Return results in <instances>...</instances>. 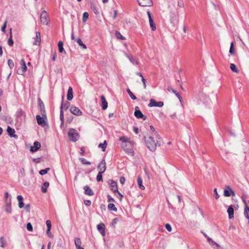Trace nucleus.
<instances>
[{
  "label": "nucleus",
  "mask_w": 249,
  "mask_h": 249,
  "mask_svg": "<svg viewBox=\"0 0 249 249\" xmlns=\"http://www.w3.org/2000/svg\"><path fill=\"white\" fill-rule=\"evenodd\" d=\"M8 44L10 46H13L14 44L13 40L12 39V29L10 30V37L8 40Z\"/></svg>",
  "instance_id": "72a5a7b5"
},
{
  "label": "nucleus",
  "mask_w": 249,
  "mask_h": 249,
  "mask_svg": "<svg viewBox=\"0 0 249 249\" xmlns=\"http://www.w3.org/2000/svg\"><path fill=\"white\" fill-rule=\"evenodd\" d=\"M196 103L198 105H207L210 103V99L206 94L199 93L196 97Z\"/></svg>",
  "instance_id": "7ed1b4c3"
},
{
  "label": "nucleus",
  "mask_w": 249,
  "mask_h": 249,
  "mask_svg": "<svg viewBox=\"0 0 249 249\" xmlns=\"http://www.w3.org/2000/svg\"><path fill=\"white\" fill-rule=\"evenodd\" d=\"M126 91L127 92L129 96L132 100H136L137 99L136 97L133 94V93L129 89H127Z\"/></svg>",
  "instance_id": "ea45409f"
},
{
  "label": "nucleus",
  "mask_w": 249,
  "mask_h": 249,
  "mask_svg": "<svg viewBox=\"0 0 249 249\" xmlns=\"http://www.w3.org/2000/svg\"><path fill=\"white\" fill-rule=\"evenodd\" d=\"M107 197H108V202H114L115 201L114 199L112 197H111L110 196L108 195Z\"/></svg>",
  "instance_id": "69168bd1"
},
{
  "label": "nucleus",
  "mask_w": 249,
  "mask_h": 249,
  "mask_svg": "<svg viewBox=\"0 0 249 249\" xmlns=\"http://www.w3.org/2000/svg\"><path fill=\"white\" fill-rule=\"evenodd\" d=\"M0 243L1 244L0 247L4 248L5 247V241L3 237L0 238Z\"/></svg>",
  "instance_id": "09e8293b"
},
{
  "label": "nucleus",
  "mask_w": 249,
  "mask_h": 249,
  "mask_svg": "<svg viewBox=\"0 0 249 249\" xmlns=\"http://www.w3.org/2000/svg\"><path fill=\"white\" fill-rule=\"evenodd\" d=\"M49 186V183L48 182H45L42 187V191L43 193H45L47 192V189Z\"/></svg>",
  "instance_id": "473e14b6"
},
{
  "label": "nucleus",
  "mask_w": 249,
  "mask_h": 249,
  "mask_svg": "<svg viewBox=\"0 0 249 249\" xmlns=\"http://www.w3.org/2000/svg\"><path fill=\"white\" fill-rule=\"evenodd\" d=\"M41 147L40 143L38 142H35L34 143V145L30 147V151L34 153L36 152Z\"/></svg>",
  "instance_id": "dca6fc26"
},
{
  "label": "nucleus",
  "mask_w": 249,
  "mask_h": 249,
  "mask_svg": "<svg viewBox=\"0 0 249 249\" xmlns=\"http://www.w3.org/2000/svg\"><path fill=\"white\" fill-rule=\"evenodd\" d=\"M84 190L85 191V194L88 196H91L94 194L90 188L87 185L84 187Z\"/></svg>",
  "instance_id": "4be33fe9"
},
{
  "label": "nucleus",
  "mask_w": 249,
  "mask_h": 249,
  "mask_svg": "<svg viewBox=\"0 0 249 249\" xmlns=\"http://www.w3.org/2000/svg\"><path fill=\"white\" fill-rule=\"evenodd\" d=\"M67 98L69 101L71 100L73 98V91L71 87H70L68 89Z\"/></svg>",
  "instance_id": "5701e85b"
},
{
  "label": "nucleus",
  "mask_w": 249,
  "mask_h": 249,
  "mask_svg": "<svg viewBox=\"0 0 249 249\" xmlns=\"http://www.w3.org/2000/svg\"><path fill=\"white\" fill-rule=\"evenodd\" d=\"M46 226L47 227V229H51L52 225L51 222L50 220H47L46 222Z\"/></svg>",
  "instance_id": "864d4df0"
},
{
  "label": "nucleus",
  "mask_w": 249,
  "mask_h": 249,
  "mask_svg": "<svg viewBox=\"0 0 249 249\" xmlns=\"http://www.w3.org/2000/svg\"><path fill=\"white\" fill-rule=\"evenodd\" d=\"M38 101H39V106L40 107L41 111H43V109L44 108V104H43V102L40 99Z\"/></svg>",
  "instance_id": "5fc2aeb1"
},
{
  "label": "nucleus",
  "mask_w": 249,
  "mask_h": 249,
  "mask_svg": "<svg viewBox=\"0 0 249 249\" xmlns=\"http://www.w3.org/2000/svg\"><path fill=\"white\" fill-rule=\"evenodd\" d=\"M77 42L78 44V45L81 46L83 49H87L86 45L83 43L82 40L80 38H78L77 40Z\"/></svg>",
  "instance_id": "c9c22d12"
},
{
  "label": "nucleus",
  "mask_w": 249,
  "mask_h": 249,
  "mask_svg": "<svg viewBox=\"0 0 249 249\" xmlns=\"http://www.w3.org/2000/svg\"><path fill=\"white\" fill-rule=\"evenodd\" d=\"M227 212L228 213L229 217L230 219H231L234 216V210L232 206H230L227 210Z\"/></svg>",
  "instance_id": "393cba45"
},
{
  "label": "nucleus",
  "mask_w": 249,
  "mask_h": 249,
  "mask_svg": "<svg viewBox=\"0 0 249 249\" xmlns=\"http://www.w3.org/2000/svg\"><path fill=\"white\" fill-rule=\"evenodd\" d=\"M8 65L9 66V67L10 68V69H12L14 66V64L13 61L11 59L8 60Z\"/></svg>",
  "instance_id": "3c124183"
},
{
  "label": "nucleus",
  "mask_w": 249,
  "mask_h": 249,
  "mask_svg": "<svg viewBox=\"0 0 249 249\" xmlns=\"http://www.w3.org/2000/svg\"><path fill=\"white\" fill-rule=\"evenodd\" d=\"M20 173L22 176H25V170L24 168H22L20 169Z\"/></svg>",
  "instance_id": "e2e57ef3"
},
{
  "label": "nucleus",
  "mask_w": 249,
  "mask_h": 249,
  "mask_svg": "<svg viewBox=\"0 0 249 249\" xmlns=\"http://www.w3.org/2000/svg\"><path fill=\"white\" fill-rule=\"evenodd\" d=\"M27 70V67L26 66V64H24L21 68L18 69L17 73L18 74L23 75L25 71Z\"/></svg>",
  "instance_id": "bb28decb"
},
{
  "label": "nucleus",
  "mask_w": 249,
  "mask_h": 249,
  "mask_svg": "<svg viewBox=\"0 0 249 249\" xmlns=\"http://www.w3.org/2000/svg\"><path fill=\"white\" fill-rule=\"evenodd\" d=\"M71 112L76 116H80L82 114V111L77 107L75 106H72L70 108Z\"/></svg>",
  "instance_id": "4468645a"
},
{
  "label": "nucleus",
  "mask_w": 249,
  "mask_h": 249,
  "mask_svg": "<svg viewBox=\"0 0 249 249\" xmlns=\"http://www.w3.org/2000/svg\"><path fill=\"white\" fill-rule=\"evenodd\" d=\"M147 15L148 17L149 24H150V27L151 28V30L152 31H155L156 29V25L152 18L151 14L149 11H147Z\"/></svg>",
  "instance_id": "2eb2a0df"
},
{
  "label": "nucleus",
  "mask_w": 249,
  "mask_h": 249,
  "mask_svg": "<svg viewBox=\"0 0 249 249\" xmlns=\"http://www.w3.org/2000/svg\"><path fill=\"white\" fill-rule=\"evenodd\" d=\"M47 234L50 237L53 236L52 233L51 232V229H47L46 231Z\"/></svg>",
  "instance_id": "680f3d73"
},
{
  "label": "nucleus",
  "mask_w": 249,
  "mask_h": 249,
  "mask_svg": "<svg viewBox=\"0 0 249 249\" xmlns=\"http://www.w3.org/2000/svg\"><path fill=\"white\" fill-rule=\"evenodd\" d=\"M208 242L213 249H224L223 247L214 242L211 238H208Z\"/></svg>",
  "instance_id": "39448f33"
},
{
  "label": "nucleus",
  "mask_w": 249,
  "mask_h": 249,
  "mask_svg": "<svg viewBox=\"0 0 249 249\" xmlns=\"http://www.w3.org/2000/svg\"><path fill=\"white\" fill-rule=\"evenodd\" d=\"M160 138L156 139L155 136H150L146 140L147 147L152 151H155L158 145H160Z\"/></svg>",
  "instance_id": "f03ea898"
},
{
  "label": "nucleus",
  "mask_w": 249,
  "mask_h": 249,
  "mask_svg": "<svg viewBox=\"0 0 249 249\" xmlns=\"http://www.w3.org/2000/svg\"><path fill=\"white\" fill-rule=\"evenodd\" d=\"M167 90L169 92H172L173 93H176V90H174L171 87H169L168 88H167Z\"/></svg>",
  "instance_id": "774afa93"
},
{
  "label": "nucleus",
  "mask_w": 249,
  "mask_h": 249,
  "mask_svg": "<svg viewBox=\"0 0 249 249\" xmlns=\"http://www.w3.org/2000/svg\"><path fill=\"white\" fill-rule=\"evenodd\" d=\"M74 243L76 249H84V248L81 246V241L79 238H75L74 239Z\"/></svg>",
  "instance_id": "412c9836"
},
{
  "label": "nucleus",
  "mask_w": 249,
  "mask_h": 249,
  "mask_svg": "<svg viewBox=\"0 0 249 249\" xmlns=\"http://www.w3.org/2000/svg\"><path fill=\"white\" fill-rule=\"evenodd\" d=\"M139 4L141 6H151L153 4L152 0H137Z\"/></svg>",
  "instance_id": "9d476101"
},
{
  "label": "nucleus",
  "mask_w": 249,
  "mask_h": 249,
  "mask_svg": "<svg viewBox=\"0 0 249 249\" xmlns=\"http://www.w3.org/2000/svg\"><path fill=\"white\" fill-rule=\"evenodd\" d=\"M35 41L34 44L36 45H39L41 41L40 33L39 32H36V36L35 38Z\"/></svg>",
  "instance_id": "aec40b11"
},
{
  "label": "nucleus",
  "mask_w": 249,
  "mask_h": 249,
  "mask_svg": "<svg viewBox=\"0 0 249 249\" xmlns=\"http://www.w3.org/2000/svg\"><path fill=\"white\" fill-rule=\"evenodd\" d=\"M150 128L151 131L152 132L151 136H155L156 139H160V136L159 135L158 133L156 131L154 126L152 125H150Z\"/></svg>",
  "instance_id": "cd10ccee"
},
{
  "label": "nucleus",
  "mask_w": 249,
  "mask_h": 249,
  "mask_svg": "<svg viewBox=\"0 0 249 249\" xmlns=\"http://www.w3.org/2000/svg\"><path fill=\"white\" fill-rule=\"evenodd\" d=\"M230 69L231 70L235 73H238L239 70L237 68L236 66L233 63L230 64Z\"/></svg>",
  "instance_id": "2f4dec72"
},
{
  "label": "nucleus",
  "mask_w": 249,
  "mask_h": 249,
  "mask_svg": "<svg viewBox=\"0 0 249 249\" xmlns=\"http://www.w3.org/2000/svg\"><path fill=\"white\" fill-rule=\"evenodd\" d=\"M89 18V14L87 12H84L83 15L82 20L84 23H85Z\"/></svg>",
  "instance_id": "a19ab883"
},
{
  "label": "nucleus",
  "mask_w": 249,
  "mask_h": 249,
  "mask_svg": "<svg viewBox=\"0 0 249 249\" xmlns=\"http://www.w3.org/2000/svg\"><path fill=\"white\" fill-rule=\"evenodd\" d=\"M17 199L18 202V207L19 208H22L24 206V203L23 201V198L20 195H18L17 196Z\"/></svg>",
  "instance_id": "a878e982"
},
{
  "label": "nucleus",
  "mask_w": 249,
  "mask_h": 249,
  "mask_svg": "<svg viewBox=\"0 0 249 249\" xmlns=\"http://www.w3.org/2000/svg\"><path fill=\"white\" fill-rule=\"evenodd\" d=\"M36 118L37 123L39 125H41V126H44L46 125V123L45 121V120L42 117H40V115H36Z\"/></svg>",
  "instance_id": "6ab92c4d"
},
{
  "label": "nucleus",
  "mask_w": 249,
  "mask_h": 249,
  "mask_svg": "<svg viewBox=\"0 0 249 249\" xmlns=\"http://www.w3.org/2000/svg\"><path fill=\"white\" fill-rule=\"evenodd\" d=\"M178 5L180 7H183L184 6V4H183V2L182 0H179L178 1Z\"/></svg>",
  "instance_id": "338daca9"
},
{
  "label": "nucleus",
  "mask_w": 249,
  "mask_h": 249,
  "mask_svg": "<svg viewBox=\"0 0 249 249\" xmlns=\"http://www.w3.org/2000/svg\"><path fill=\"white\" fill-rule=\"evenodd\" d=\"M163 105H164V103L163 102H161V101L157 102L154 99H150V102L148 106L149 107H162Z\"/></svg>",
  "instance_id": "6e6552de"
},
{
  "label": "nucleus",
  "mask_w": 249,
  "mask_h": 249,
  "mask_svg": "<svg viewBox=\"0 0 249 249\" xmlns=\"http://www.w3.org/2000/svg\"><path fill=\"white\" fill-rule=\"evenodd\" d=\"M165 228L168 231H172V227L168 223L165 224Z\"/></svg>",
  "instance_id": "13d9d810"
},
{
  "label": "nucleus",
  "mask_w": 249,
  "mask_h": 249,
  "mask_svg": "<svg viewBox=\"0 0 249 249\" xmlns=\"http://www.w3.org/2000/svg\"><path fill=\"white\" fill-rule=\"evenodd\" d=\"M244 215L247 218L249 219V207H246L244 208Z\"/></svg>",
  "instance_id": "58836bf2"
},
{
  "label": "nucleus",
  "mask_w": 249,
  "mask_h": 249,
  "mask_svg": "<svg viewBox=\"0 0 249 249\" xmlns=\"http://www.w3.org/2000/svg\"><path fill=\"white\" fill-rule=\"evenodd\" d=\"M134 115L136 118H142L143 120H146V116H144L142 112L139 110L138 107H136L135 108Z\"/></svg>",
  "instance_id": "9b49d317"
},
{
  "label": "nucleus",
  "mask_w": 249,
  "mask_h": 249,
  "mask_svg": "<svg viewBox=\"0 0 249 249\" xmlns=\"http://www.w3.org/2000/svg\"><path fill=\"white\" fill-rule=\"evenodd\" d=\"M101 100L102 108L103 110L106 109L108 107V104H107V102L106 98L104 95H102L101 96Z\"/></svg>",
  "instance_id": "a211bd4d"
},
{
  "label": "nucleus",
  "mask_w": 249,
  "mask_h": 249,
  "mask_svg": "<svg viewBox=\"0 0 249 249\" xmlns=\"http://www.w3.org/2000/svg\"><path fill=\"white\" fill-rule=\"evenodd\" d=\"M97 228L99 232L101 234V235L103 237L105 236V225L103 223H101L97 226Z\"/></svg>",
  "instance_id": "ddd939ff"
},
{
  "label": "nucleus",
  "mask_w": 249,
  "mask_h": 249,
  "mask_svg": "<svg viewBox=\"0 0 249 249\" xmlns=\"http://www.w3.org/2000/svg\"><path fill=\"white\" fill-rule=\"evenodd\" d=\"M70 103L69 102H66L65 103H64L62 101V103L61 105V110H60L63 111V110H67L68 108V107H70Z\"/></svg>",
  "instance_id": "c85d7f7f"
},
{
  "label": "nucleus",
  "mask_w": 249,
  "mask_h": 249,
  "mask_svg": "<svg viewBox=\"0 0 249 249\" xmlns=\"http://www.w3.org/2000/svg\"><path fill=\"white\" fill-rule=\"evenodd\" d=\"M108 209L114 212H116L117 211V209L116 207L115 206L114 204L113 203H109L108 205Z\"/></svg>",
  "instance_id": "e433bc0d"
},
{
  "label": "nucleus",
  "mask_w": 249,
  "mask_h": 249,
  "mask_svg": "<svg viewBox=\"0 0 249 249\" xmlns=\"http://www.w3.org/2000/svg\"><path fill=\"white\" fill-rule=\"evenodd\" d=\"M241 199L244 204V206L245 207H249L248 205V203H247V200H246V197L244 196H241Z\"/></svg>",
  "instance_id": "49530a36"
},
{
  "label": "nucleus",
  "mask_w": 249,
  "mask_h": 249,
  "mask_svg": "<svg viewBox=\"0 0 249 249\" xmlns=\"http://www.w3.org/2000/svg\"><path fill=\"white\" fill-rule=\"evenodd\" d=\"M106 147H107L106 141H105L104 143H101L99 144V147L101 148L102 149L103 151H105Z\"/></svg>",
  "instance_id": "4c0bfd02"
},
{
  "label": "nucleus",
  "mask_w": 249,
  "mask_h": 249,
  "mask_svg": "<svg viewBox=\"0 0 249 249\" xmlns=\"http://www.w3.org/2000/svg\"><path fill=\"white\" fill-rule=\"evenodd\" d=\"M40 21L44 25H47L48 23V15L46 11H43L40 15Z\"/></svg>",
  "instance_id": "0eeeda50"
},
{
  "label": "nucleus",
  "mask_w": 249,
  "mask_h": 249,
  "mask_svg": "<svg viewBox=\"0 0 249 249\" xmlns=\"http://www.w3.org/2000/svg\"><path fill=\"white\" fill-rule=\"evenodd\" d=\"M213 192H214V197L215 198V199H218L219 197V195H218L217 192V189L216 188H215L213 190Z\"/></svg>",
  "instance_id": "6e6d98bb"
},
{
  "label": "nucleus",
  "mask_w": 249,
  "mask_h": 249,
  "mask_svg": "<svg viewBox=\"0 0 249 249\" xmlns=\"http://www.w3.org/2000/svg\"><path fill=\"white\" fill-rule=\"evenodd\" d=\"M128 58H129V59L130 61V62L131 63H132L133 64H136V65L138 64V61L137 60H136L135 58H134L132 57H130V56H129Z\"/></svg>",
  "instance_id": "a18cd8bd"
},
{
  "label": "nucleus",
  "mask_w": 249,
  "mask_h": 249,
  "mask_svg": "<svg viewBox=\"0 0 249 249\" xmlns=\"http://www.w3.org/2000/svg\"><path fill=\"white\" fill-rule=\"evenodd\" d=\"M108 183L110 185V189L113 192L116 193L118 191L117 182L116 181L114 180H109L108 181Z\"/></svg>",
  "instance_id": "f3484780"
},
{
  "label": "nucleus",
  "mask_w": 249,
  "mask_h": 249,
  "mask_svg": "<svg viewBox=\"0 0 249 249\" xmlns=\"http://www.w3.org/2000/svg\"><path fill=\"white\" fill-rule=\"evenodd\" d=\"M60 118L61 121L62 122V124H64V114H63V111L60 110Z\"/></svg>",
  "instance_id": "603ef678"
},
{
  "label": "nucleus",
  "mask_w": 249,
  "mask_h": 249,
  "mask_svg": "<svg viewBox=\"0 0 249 249\" xmlns=\"http://www.w3.org/2000/svg\"><path fill=\"white\" fill-rule=\"evenodd\" d=\"M7 131L9 136L12 137L17 138V136L14 134L15 133V130L14 129L12 128L10 126H8Z\"/></svg>",
  "instance_id": "b1692460"
},
{
  "label": "nucleus",
  "mask_w": 249,
  "mask_h": 249,
  "mask_svg": "<svg viewBox=\"0 0 249 249\" xmlns=\"http://www.w3.org/2000/svg\"><path fill=\"white\" fill-rule=\"evenodd\" d=\"M99 173H103L106 170V161L104 159L100 162L99 165L97 167Z\"/></svg>",
  "instance_id": "1a4fd4ad"
},
{
  "label": "nucleus",
  "mask_w": 249,
  "mask_h": 249,
  "mask_svg": "<svg viewBox=\"0 0 249 249\" xmlns=\"http://www.w3.org/2000/svg\"><path fill=\"white\" fill-rule=\"evenodd\" d=\"M5 211L7 213H12L11 208V199L6 200L4 206Z\"/></svg>",
  "instance_id": "f8f14e48"
},
{
  "label": "nucleus",
  "mask_w": 249,
  "mask_h": 249,
  "mask_svg": "<svg viewBox=\"0 0 249 249\" xmlns=\"http://www.w3.org/2000/svg\"><path fill=\"white\" fill-rule=\"evenodd\" d=\"M50 169L49 168H47L45 169L41 170L39 171V174L41 175H45L46 174H47L48 173V171H49Z\"/></svg>",
  "instance_id": "37998d69"
},
{
  "label": "nucleus",
  "mask_w": 249,
  "mask_h": 249,
  "mask_svg": "<svg viewBox=\"0 0 249 249\" xmlns=\"http://www.w3.org/2000/svg\"><path fill=\"white\" fill-rule=\"evenodd\" d=\"M229 53L231 55H232L235 54V50L234 49V46H233V42H231V45H230V50H229Z\"/></svg>",
  "instance_id": "f704fd0d"
},
{
  "label": "nucleus",
  "mask_w": 249,
  "mask_h": 249,
  "mask_svg": "<svg viewBox=\"0 0 249 249\" xmlns=\"http://www.w3.org/2000/svg\"><path fill=\"white\" fill-rule=\"evenodd\" d=\"M26 228L27 230L29 231H33V227L32 224L30 223H28L26 225Z\"/></svg>",
  "instance_id": "8fccbe9b"
},
{
  "label": "nucleus",
  "mask_w": 249,
  "mask_h": 249,
  "mask_svg": "<svg viewBox=\"0 0 249 249\" xmlns=\"http://www.w3.org/2000/svg\"><path fill=\"white\" fill-rule=\"evenodd\" d=\"M125 179L124 177H121L120 178V182L121 184H123L124 183Z\"/></svg>",
  "instance_id": "052dcab7"
},
{
  "label": "nucleus",
  "mask_w": 249,
  "mask_h": 249,
  "mask_svg": "<svg viewBox=\"0 0 249 249\" xmlns=\"http://www.w3.org/2000/svg\"><path fill=\"white\" fill-rule=\"evenodd\" d=\"M223 193L224 196L226 197L230 196H235L234 192L229 186H226V189L224 190Z\"/></svg>",
  "instance_id": "423d86ee"
},
{
  "label": "nucleus",
  "mask_w": 249,
  "mask_h": 249,
  "mask_svg": "<svg viewBox=\"0 0 249 249\" xmlns=\"http://www.w3.org/2000/svg\"><path fill=\"white\" fill-rule=\"evenodd\" d=\"M7 21L6 20L5 21L3 26H2L1 27V31L3 32V33H5V29H6V25H7Z\"/></svg>",
  "instance_id": "4d7b16f0"
},
{
  "label": "nucleus",
  "mask_w": 249,
  "mask_h": 249,
  "mask_svg": "<svg viewBox=\"0 0 249 249\" xmlns=\"http://www.w3.org/2000/svg\"><path fill=\"white\" fill-rule=\"evenodd\" d=\"M103 173H98L97 176V177H96V179H97V181H102L103 179H102V174Z\"/></svg>",
  "instance_id": "de8ad7c7"
},
{
  "label": "nucleus",
  "mask_w": 249,
  "mask_h": 249,
  "mask_svg": "<svg viewBox=\"0 0 249 249\" xmlns=\"http://www.w3.org/2000/svg\"><path fill=\"white\" fill-rule=\"evenodd\" d=\"M115 36L118 39L122 40L125 39V37L123 36L119 32L116 31L115 33Z\"/></svg>",
  "instance_id": "79ce46f5"
},
{
  "label": "nucleus",
  "mask_w": 249,
  "mask_h": 249,
  "mask_svg": "<svg viewBox=\"0 0 249 249\" xmlns=\"http://www.w3.org/2000/svg\"><path fill=\"white\" fill-rule=\"evenodd\" d=\"M68 136L71 141L76 142L79 139V135L77 130L73 128H71L68 132Z\"/></svg>",
  "instance_id": "20e7f679"
},
{
  "label": "nucleus",
  "mask_w": 249,
  "mask_h": 249,
  "mask_svg": "<svg viewBox=\"0 0 249 249\" xmlns=\"http://www.w3.org/2000/svg\"><path fill=\"white\" fill-rule=\"evenodd\" d=\"M120 141L123 142L122 147L124 151L128 155L133 156L134 152L132 148V146L134 144V142L130 140V139L126 137H121Z\"/></svg>",
  "instance_id": "f257e3e1"
},
{
  "label": "nucleus",
  "mask_w": 249,
  "mask_h": 249,
  "mask_svg": "<svg viewBox=\"0 0 249 249\" xmlns=\"http://www.w3.org/2000/svg\"><path fill=\"white\" fill-rule=\"evenodd\" d=\"M80 160L81 163L83 164H88V165L90 164V162L89 161L87 160L84 158H81Z\"/></svg>",
  "instance_id": "c03bdc74"
},
{
  "label": "nucleus",
  "mask_w": 249,
  "mask_h": 249,
  "mask_svg": "<svg viewBox=\"0 0 249 249\" xmlns=\"http://www.w3.org/2000/svg\"><path fill=\"white\" fill-rule=\"evenodd\" d=\"M137 183H138V185L139 186V187L141 190H144L145 189V187L142 185V178L140 177H138Z\"/></svg>",
  "instance_id": "c756f323"
},
{
  "label": "nucleus",
  "mask_w": 249,
  "mask_h": 249,
  "mask_svg": "<svg viewBox=\"0 0 249 249\" xmlns=\"http://www.w3.org/2000/svg\"><path fill=\"white\" fill-rule=\"evenodd\" d=\"M174 93L176 94L177 97L179 100L180 102H181L182 98H181V96L179 95V94L177 91H176V93Z\"/></svg>",
  "instance_id": "0e129e2a"
},
{
  "label": "nucleus",
  "mask_w": 249,
  "mask_h": 249,
  "mask_svg": "<svg viewBox=\"0 0 249 249\" xmlns=\"http://www.w3.org/2000/svg\"><path fill=\"white\" fill-rule=\"evenodd\" d=\"M58 47L59 51L60 53H66V51H65L64 49L63 48V43L61 41H59L58 44Z\"/></svg>",
  "instance_id": "7c9ffc66"
},
{
  "label": "nucleus",
  "mask_w": 249,
  "mask_h": 249,
  "mask_svg": "<svg viewBox=\"0 0 249 249\" xmlns=\"http://www.w3.org/2000/svg\"><path fill=\"white\" fill-rule=\"evenodd\" d=\"M93 11L94 12V13L96 14V15H98L99 14V11H98V9L95 7V6H93Z\"/></svg>",
  "instance_id": "bf43d9fd"
}]
</instances>
